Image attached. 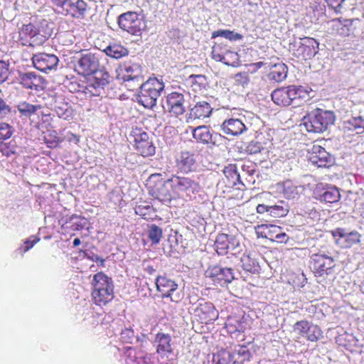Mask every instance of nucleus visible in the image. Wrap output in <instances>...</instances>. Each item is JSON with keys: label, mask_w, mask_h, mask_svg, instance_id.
<instances>
[{"label": "nucleus", "mask_w": 364, "mask_h": 364, "mask_svg": "<svg viewBox=\"0 0 364 364\" xmlns=\"http://www.w3.org/2000/svg\"><path fill=\"white\" fill-rule=\"evenodd\" d=\"M75 68L79 74L88 77L85 93L92 96L105 94V87L109 82V75L100 66L97 55L90 52L82 53Z\"/></svg>", "instance_id": "obj_1"}, {"label": "nucleus", "mask_w": 364, "mask_h": 364, "mask_svg": "<svg viewBox=\"0 0 364 364\" xmlns=\"http://www.w3.org/2000/svg\"><path fill=\"white\" fill-rule=\"evenodd\" d=\"M51 34L52 28L46 20L36 25L31 23L23 24L19 31L18 42L23 46H38L43 45Z\"/></svg>", "instance_id": "obj_2"}, {"label": "nucleus", "mask_w": 364, "mask_h": 364, "mask_svg": "<svg viewBox=\"0 0 364 364\" xmlns=\"http://www.w3.org/2000/svg\"><path fill=\"white\" fill-rule=\"evenodd\" d=\"M335 119L333 111L317 108L302 118L301 126H304L308 132L321 134L333 125Z\"/></svg>", "instance_id": "obj_3"}, {"label": "nucleus", "mask_w": 364, "mask_h": 364, "mask_svg": "<svg viewBox=\"0 0 364 364\" xmlns=\"http://www.w3.org/2000/svg\"><path fill=\"white\" fill-rule=\"evenodd\" d=\"M140 91L136 96L137 102L145 108L153 109L159 97L164 90V83L156 77H150L138 86Z\"/></svg>", "instance_id": "obj_4"}, {"label": "nucleus", "mask_w": 364, "mask_h": 364, "mask_svg": "<svg viewBox=\"0 0 364 364\" xmlns=\"http://www.w3.org/2000/svg\"><path fill=\"white\" fill-rule=\"evenodd\" d=\"M92 296L97 305H106L114 298V284L111 277L103 272H98L93 277Z\"/></svg>", "instance_id": "obj_5"}, {"label": "nucleus", "mask_w": 364, "mask_h": 364, "mask_svg": "<svg viewBox=\"0 0 364 364\" xmlns=\"http://www.w3.org/2000/svg\"><path fill=\"white\" fill-rule=\"evenodd\" d=\"M149 178L150 183H154L153 186L150 185L149 188V195L168 205L173 198L171 191L172 186H171L170 178L164 180L161 174H152Z\"/></svg>", "instance_id": "obj_6"}, {"label": "nucleus", "mask_w": 364, "mask_h": 364, "mask_svg": "<svg viewBox=\"0 0 364 364\" xmlns=\"http://www.w3.org/2000/svg\"><path fill=\"white\" fill-rule=\"evenodd\" d=\"M193 138L196 142L213 149L223 144L225 137L221 134L213 131L209 126L200 125L193 129Z\"/></svg>", "instance_id": "obj_7"}, {"label": "nucleus", "mask_w": 364, "mask_h": 364, "mask_svg": "<svg viewBox=\"0 0 364 364\" xmlns=\"http://www.w3.org/2000/svg\"><path fill=\"white\" fill-rule=\"evenodd\" d=\"M119 77L130 90L136 88L144 80L141 66L136 63H124L120 67Z\"/></svg>", "instance_id": "obj_8"}, {"label": "nucleus", "mask_w": 364, "mask_h": 364, "mask_svg": "<svg viewBox=\"0 0 364 364\" xmlns=\"http://www.w3.org/2000/svg\"><path fill=\"white\" fill-rule=\"evenodd\" d=\"M341 130L346 136H354L364 134V116L351 112H340Z\"/></svg>", "instance_id": "obj_9"}, {"label": "nucleus", "mask_w": 364, "mask_h": 364, "mask_svg": "<svg viewBox=\"0 0 364 364\" xmlns=\"http://www.w3.org/2000/svg\"><path fill=\"white\" fill-rule=\"evenodd\" d=\"M335 267V259L326 253L313 254L310 257V268L317 277L331 274Z\"/></svg>", "instance_id": "obj_10"}, {"label": "nucleus", "mask_w": 364, "mask_h": 364, "mask_svg": "<svg viewBox=\"0 0 364 364\" xmlns=\"http://www.w3.org/2000/svg\"><path fill=\"white\" fill-rule=\"evenodd\" d=\"M319 43L313 38L304 37L290 43L293 55L301 60L311 59L318 53Z\"/></svg>", "instance_id": "obj_11"}, {"label": "nucleus", "mask_w": 364, "mask_h": 364, "mask_svg": "<svg viewBox=\"0 0 364 364\" xmlns=\"http://www.w3.org/2000/svg\"><path fill=\"white\" fill-rule=\"evenodd\" d=\"M215 285L227 287L235 279V271L232 268L223 267L221 264L209 267L205 273Z\"/></svg>", "instance_id": "obj_12"}, {"label": "nucleus", "mask_w": 364, "mask_h": 364, "mask_svg": "<svg viewBox=\"0 0 364 364\" xmlns=\"http://www.w3.org/2000/svg\"><path fill=\"white\" fill-rule=\"evenodd\" d=\"M117 24L124 31L132 35H139L144 26V21L136 12L127 11L117 17Z\"/></svg>", "instance_id": "obj_13"}, {"label": "nucleus", "mask_w": 364, "mask_h": 364, "mask_svg": "<svg viewBox=\"0 0 364 364\" xmlns=\"http://www.w3.org/2000/svg\"><path fill=\"white\" fill-rule=\"evenodd\" d=\"M172 191L178 195L185 194L191 196L200 190L199 183L189 177L173 176L170 178Z\"/></svg>", "instance_id": "obj_14"}, {"label": "nucleus", "mask_w": 364, "mask_h": 364, "mask_svg": "<svg viewBox=\"0 0 364 364\" xmlns=\"http://www.w3.org/2000/svg\"><path fill=\"white\" fill-rule=\"evenodd\" d=\"M131 136L134 138L135 149L141 156L149 157L155 154L156 147L152 139L146 132L136 129L132 132Z\"/></svg>", "instance_id": "obj_15"}, {"label": "nucleus", "mask_w": 364, "mask_h": 364, "mask_svg": "<svg viewBox=\"0 0 364 364\" xmlns=\"http://www.w3.org/2000/svg\"><path fill=\"white\" fill-rule=\"evenodd\" d=\"M155 284L163 299L169 298L174 302L180 301V294L176 292L178 284L166 274L159 275L155 279Z\"/></svg>", "instance_id": "obj_16"}, {"label": "nucleus", "mask_w": 364, "mask_h": 364, "mask_svg": "<svg viewBox=\"0 0 364 364\" xmlns=\"http://www.w3.org/2000/svg\"><path fill=\"white\" fill-rule=\"evenodd\" d=\"M246 118L244 115H240L239 117H230L225 119L220 125V130L227 135L225 139L229 136H237L248 130L251 126L250 123H245Z\"/></svg>", "instance_id": "obj_17"}, {"label": "nucleus", "mask_w": 364, "mask_h": 364, "mask_svg": "<svg viewBox=\"0 0 364 364\" xmlns=\"http://www.w3.org/2000/svg\"><path fill=\"white\" fill-rule=\"evenodd\" d=\"M308 159L319 168H329L335 163L334 156L320 145L314 144L308 151Z\"/></svg>", "instance_id": "obj_18"}, {"label": "nucleus", "mask_w": 364, "mask_h": 364, "mask_svg": "<svg viewBox=\"0 0 364 364\" xmlns=\"http://www.w3.org/2000/svg\"><path fill=\"white\" fill-rule=\"evenodd\" d=\"M44 79L35 72L16 70L14 82L19 84L24 89L38 90L42 88Z\"/></svg>", "instance_id": "obj_19"}, {"label": "nucleus", "mask_w": 364, "mask_h": 364, "mask_svg": "<svg viewBox=\"0 0 364 364\" xmlns=\"http://www.w3.org/2000/svg\"><path fill=\"white\" fill-rule=\"evenodd\" d=\"M336 245L342 248H350L360 242V235L357 231L348 232L344 228H338L331 231Z\"/></svg>", "instance_id": "obj_20"}, {"label": "nucleus", "mask_w": 364, "mask_h": 364, "mask_svg": "<svg viewBox=\"0 0 364 364\" xmlns=\"http://www.w3.org/2000/svg\"><path fill=\"white\" fill-rule=\"evenodd\" d=\"M293 329L294 332L311 342H316L323 336L322 331L317 325L306 320L295 323Z\"/></svg>", "instance_id": "obj_21"}, {"label": "nucleus", "mask_w": 364, "mask_h": 364, "mask_svg": "<svg viewBox=\"0 0 364 364\" xmlns=\"http://www.w3.org/2000/svg\"><path fill=\"white\" fill-rule=\"evenodd\" d=\"M314 197L320 202L334 203L341 198L339 189L330 184H318L314 191Z\"/></svg>", "instance_id": "obj_22"}, {"label": "nucleus", "mask_w": 364, "mask_h": 364, "mask_svg": "<svg viewBox=\"0 0 364 364\" xmlns=\"http://www.w3.org/2000/svg\"><path fill=\"white\" fill-rule=\"evenodd\" d=\"M184 96L178 92H172L166 97L163 108L175 116L183 114L186 112Z\"/></svg>", "instance_id": "obj_23"}, {"label": "nucleus", "mask_w": 364, "mask_h": 364, "mask_svg": "<svg viewBox=\"0 0 364 364\" xmlns=\"http://www.w3.org/2000/svg\"><path fill=\"white\" fill-rule=\"evenodd\" d=\"M32 62L37 70L48 73L50 70H56L59 60L54 54L38 53L33 55Z\"/></svg>", "instance_id": "obj_24"}, {"label": "nucleus", "mask_w": 364, "mask_h": 364, "mask_svg": "<svg viewBox=\"0 0 364 364\" xmlns=\"http://www.w3.org/2000/svg\"><path fill=\"white\" fill-rule=\"evenodd\" d=\"M194 315L200 323L208 324L214 322L218 318V311L212 303L203 300L196 307Z\"/></svg>", "instance_id": "obj_25"}, {"label": "nucleus", "mask_w": 364, "mask_h": 364, "mask_svg": "<svg viewBox=\"0 0 364 364\" xmlns=\"http://www.w3.org/2000/svg\"><path fill=\"white\" fill-rule=\"evenodd\" d=\"M353 19L334 18L328 22L329 29L332 34H337L343 37L353 35L355 27L353 25Z\"/></svg>", "instance_id": "obj_26"}, {"label": "nucleus", "mask_w": 364, "mask_h": 364, "mask_svg": "<svg viewBox=\"0 0 364 364\" xmlns=\"http://www.w3.org/2000/svg\"><path fill=\"white\" fill-rule=\"evenodd\" d=\"M178 168L183 173L195 171L198 167L196 156L188 151H183L176 159Z\"/></svg>", "instance_id": "obj_27"}, {"label": "nucleus", "mask_w": 364, "mask_h": 364, "mask_svg": "<svg viewBox=\"0 0 364 364\" xmlns=\"http://www.w3.org/2000/svg\"><path fill=\"white\" fill-rule=\"evenodd\" d=\"M51 110L56 113L59 118L69 120L73 115V109L63 95L55 96L51 104Z\"/></svg>", "instance_id": "obj_28"}, {"label": "nucleus", "mask_w": 364, "mask_h": 364, "mask_svg": "<svg viewBox=\"0 0 364 364\" xmlns=\"http://www.w3.org/2000/svg\"><path fill=\"white\" fill-rule=\"evenodd\" d=\"M172 338L168 333H158L156 334L154 343L156 347V353L161 357H168L173 353Z\"/></svg>", "instance_id": "obj_29"}, {"label": "nucleus", "mask_w": 364, "mask_h": 364, "mask_svg": "<svg viewBox=\"0 0 364 364\" xmlns=\"http://www.w3.org/2000/svg\"><path fill=\"white\" fill-rule=\"evenodd\" d=\"M223 174L229 186H237V188L240 190L245 188V183L242 180L241 173L238 172L236 164H229L225 166L223 169Z\"/></svg>", "instance_id": "obj_30"}, {"label": "nucleus", "mask_w": 364, "mask_h": 364, "mask_svg": "<svg viewBox=\"0 0 364 364\" xmlns=\"http://www.w3.org/2000/svg\"><path fill=\"white\" fill-rule=\"evenodd\" d=\"M87 4L83 0H77L75 2L68 0L65 9H62V14H70L73 17L77 18H83L87 11Z\"/></svg>", "instance_id": "obj_31"}, {"label": "nucleus", "mask_w": 364, "mask_h": 364, "mask_svg": "<svg viewBox=\"0 0 364 364\" xmlns=\"http://www.w3.org/2000/svg\"><path fill=\"white\" fill-rule=\"evenodd\" d=\"M213 108L206 101H199L190 109L189 117L194 119H203L210 116Z\"/></svg>", "instance_id": "obj_32"}, {"label": "nucleus", "mask_w": 364, "mask_h": 364, "mask_svg": "<svg viewBox=\"0 0 364 364\" xmlns=\"http://www.w3.org/2000/svg\"><path fill=\"white\" fill-rule=\"evenodd\" d=\"M225 328L230 333H243L246 329V323L243 316H229L225 322Z\"/></svg>", "instance_id": "obj_33"}, {"label": "nucleus", "mask_w": 364, "mask_h": 364, "mask_svg": "<svg viewBox=\"0 0 364 364\" xmlns=\"http://www.w3.org/2000/svg\"><path fill=\"white\" fill-rule=\"evenodd\" d=\"M299 188L290 180L277 184V191L282 193L287 199H294L298 197L299 195Z\"/></svg>", "instance_id": "obj_34"}, {"label": "nucleus", "mask_w": 364, "mask_h": 364, "mask_svg": "<svg viewBox=\"0 0 364 364\" xmlns=\"http://www.w3.org/2000/svg\"><path fill=\"white\" fill-rule=\"evenodd\" d=\"M89 223L87 218L82 217L81 215L74 214L65 219V222L63 226H65L66 228H70L74 231H79L88 228L87 227Z\"/></svg>", "instance_id": "obj_35"}, {"label": "nucleus", "mask_w": 364, "mask_h": 364, "mask_svg": "<svg viewBox=\"0 0 364 364\" xmlns=\"http://www.w3.org/2000/svg\"><path fill=\"white\" fill-rule=\"evenodd\" d=\"M288 87L291 105L294 107L299 106L300 101L305 100L309 97V92L301 86L289 85Z\"/></svg>", "instance_id": "obj_36"}, {"label": "nucleus", "mask_w": 364, "mask_h": 364, "mask_svg": "<svg viewBox=\"0 0 364 364\" xmlns=\"http://www.w3.org/2000/svg\"><path fill=\"white\" fill-rule=\"evenodd\" d=\"M271 97L272 101L277 105L283 107L291 105L288 86L274 90L272 92Z\"/></svg>", "instance_id": "obj_37"}, {"label": "nucleus", "mask_w": 364, "mask_h": 364, "mask_svg": "<svg viewBox=\"0 0 364 364\" xmlns=\"http://www.w3.org/2000/svg\"><path fill=\"white\" fill-rule=\"evenodd\" d=\"M288 69L285 64L279 63L273 65L268 74V78L270 80L279 82L286 79Z\"/></svg>", "instance_id": "obj_38"}, {"label": "nucleus", "mask_w": 364, "mask_h": 364, "mask_svg": "<svg viewBox=\"0 0 364 364\" xmlns=\"http://www.w3.org/2000/svg\"><path fill=\"white\" fill-rule=\"evenodd\" d=\"M230 239L227 234H219L215 241V250L219 255H225L228 254L230 248Z\"/></svg>", "instance_id": "obj_39"}, {"label": "nucleus", "mask_w": 364, "mask_h": 364, "mask_svg": "<svg viewBox=\"0 0 364 364\" xmlns=\"http://www.w3.org/2000/svg\"><path fill=\"white\" fill-rule=\"evenodd\" d=\"M240 266L246 272L252 274L259 272V266L255 258L250 254L244 253L240 258Z\"/></svg>", "instance_id": "obj_40"}, {"label": "nucleus", "mask_w": 364, "mask_h": 364, "mask_svg": "<svg viewBox=\"0 0 364 364\" xmlns=\"http://www.w3.org/2000/svg\"><path fill=\"white\" fill-rule=\"evenodd\" d=\"M269 215L272 218H282L289 212L290 207L284 200H279L274 205H269Z\"/></svg>", "instance_id": "obj_41"}, {"label": "nucleus", "mask_w": 364, "mask_h": 364, "mask_svg": "<svg viewBox=\"0 0 364 364\" xmlns=\"http://www.w3.org/2000/svg\"><path fill=\"white\" fill-rule=\"evenodd\" d=\"M104 52L107 56L114 59H119L129 54V50L125 47L117 43L109 45Z\"/></svg>", "instance_id": "obj_42"}, {"label": "nucleus", "mask_w": 364, "mask_h": 364, "mask_svg": "<svg viewBox=\"0 0 364 364\" xmlns=\"http://www.w3.org/2000/svg\"><path fill=\"white\" fill-rule=\"evenodd\" d=\"M236 362V360H234V355L224 349L213 354L211 361L212 364H234Z\"/></svg>", "instance_id": "obj_43"}, {"label": "nucleus", "mask_w": 364, "mask_h": 364, "mask_svg": "<svg viewBox=\"0 0 364 364\" xmlns=\"http://www.w3.org/2000/svg\"><path fill=\"white\" fill-rule=\"evenodd\" d=\"M147 228V237L151 245L159 244L163 235L162 229L156 224L148 225Z\"/></svg>", "instance_id": "obj_44"}, {"label": "nucleus", "mask_w": 364, "mask_h": 364, "mask_svg": "<svg viewBox=\"0 0 364 364\" xmlns=\"http://www.w3.org/2000/svg\"><path fill=\"white\" fill-rule=\"evenodd\" d=\"M40 105H32L27 102H20L18 106V112L24 117H29L31 115L36 114L38 110L41 109Z\"/></svg>", "instance_id": "obj_45"}, {"label": "nucleus", "mask_w": 364, "mask_h": 364, "mask_svg": "<svg viewBox=\"0 0 364 364\" xmlns=\"http://www.w3.org/2000/svg\"><path fill=\"white\" fill-rule=\"evenodd\" d=\"M223 37L230 41H240L243 38L242 35L230 30H218L212 33L211 38Z\"/></svg>", "instance_id": "obj_46"}, {"label": "nucleus", "mask_w": 364, "mask_h": 364, "mask_svg": "<svg viewBox=\"0 0 364 364\" xmlns=\"http://www.w3.org/2000/svg\"><path fill=\"white\" fill-rule=\"evenodd\" d=\"M187 80L196 91L204 89L207 85L206 77L203 75H191Z\"/></svg>", "instance_id": "obj_47"}, {"label": "nucleus", "mask_w": 364, "mask_h": 364, "mask_svg": "<svg viewBox=\"0 0 364 364\" xmlns=\"http://www.w3.org/2000/svg\"><path fill=\"white\" fill-rule=\"evenodd\" d=\"M256 165L252 162H247L242 165L241 171L242 177H244L246 182L250 183L252 182V177L256 171Z\"/></svg>", "instance_id": "obj_48"}, {"label": "nucleus", "mask_w": 364, "mask_h": 364, "mask_svg": "<svg viewBox=\"0 0 364 364\" xmlns=\"http://www.w3.org/2000/svg\"><path fill=\"white\" fill-rule=\"evenodd\" d=\"M339 345L343 346L347 349L357 345L358 341L352 334L345 333L341 335L336 340Z\"/></svg>", "instance_id": "obj_49"}, {"label": "nucleus", "mask_w": 364, "mask_h": 364, "mask_svg": "<svg viewBox=\"0 0 364 364\" xmlns=\"http://www.w3.org/2000/svg\"><path fill=\"white\" fill-rule=\"evenodd\" d=\"M232 353L234 355V357L237 355V362L241 363L250 360L251 357V353L247 347L245 346H238L235 348L234 352Z\"/></svg>", "instance_id": "obj_50"}, {"label": "nucleus", "mask_w": 364, "mask_h": 364, "mask_svg": "<svg viewBox=\"0 0 364 364\" xmlns=\"http://www.w3.org/2000/svg\"><path fill=\"white\" fill-rule=\"evenodd\" d=\"M40 238L36 235H31L23 241V243L18 247V251L22 255L30 250L38 241Z\"/></svg>", "instance_id": "obj_51"}, {"label": "nucleus", "mask_w": 364, "mask_h": 364, "mask_svg": "<svg viewBox=\"0 0 364 364\" xmlns=\"http://www.w3.org/2000/svg\"><path fill=\"white\" fill-rule=\"evenodd\" d=\"M227 49L228 48L223 46L221 44L214 45L212 48V58L216 61L225 60L223 54H225V50Z\"/></svg>", "instance_id": "obj_52"}, {"label": "nucleus", "mask_w": 364, "mask_h": 364, "mask_svg": "<svg viewBox=\"0 0 364 364\" xmlns=\"http://www.w3.org/2000/svg\"><path fill=\"white\" fill-rule=\"evenodd\" d=\"M263 149L264 147L260 142L251 141L245 146V151L247 154L252 155L261 152Z\"/></svg>", "instance_id": "obj_53"}, {"label": "nucleus", "mask_w": 364, "mask_h": 364, "mask_svg": "<svg viewBox=\"0 0 364 364\" xmlns=\"http://www.w3.org/2000/svg\"><path fill=\"white\" fill-rule=\"evenodd\" d=\"M223 56L225 60H220L225 65L235 66V63L238 60V55L237 53L231 51L228 48L225 50V54Z\"/></svg>", "instance_id": "obj_54"}, {"label": "nucleus", "mask_w": 364, "mask_h": 364, "mask_svg": "<svg viewBox=\"0 0 364 364\" xmlns=\"http://www.w3.org/2000/svg\"><path fill=\"white\" fill-rule=\"evenodd\" d=\"M152 206L149 205L140 204L136 205L134 208V212L136 215L142 216L144 218H146V216H149L152 212Z\"/></svg>", "instance_id": "obj_55"}, {"label": "nucleus", "mask_w": 364, "mask_h": 364, "mask_svg": "<svg viewBox=\"0 0 364 364\" xmlns=\"http://www.w3.org/2000/svg\"><path fill=\"white\" fill-rule=\"evenodd\" d=\"M13 128L7 123L0 122V140H5L11 136Z\"/></svg>", "instance_id": "obj_56"}, {"label": "nucleus", "mask_w": 364, "mask_h": 364, "mask_svg": "<svg viewBox=\"0 0 364 364\" xmlns=\"http://www.w3.org/2000/svg\"><path fill=\"white\" fill-rule=\"evenodd\" d=\"M235 82L238 85L245 87L250 82L249 75L246 72H240L235 75Z\"/></svg>", "instance_id": "obj_57"}, {"label": "nucleus", "mask_w": 364, "mask_h": 364, "mask_svg": "<svg viewBox=\"0 0 364 364\" xmlns=\"http://www.w3.org/2000/svg\"><path fill=\"white\" fill-rule=\"evenodd\" d=\"M264 228H266L267 232L268 240L272 241L274 237L278 235V232L280 231L281 227L272 224H265Z\"/></svg>", "instance_id": "obj_58"}, {"label": "nucleus", "mask_w": 364, "mask_h": 364, "mask_svg": "<svg viewBox=\"0 0 364 364\" xmlns=\"http://www.w3.org/2000/svg\"><path fill=\"white\" fill-rule=\"evenodd\" d=\"M121 339L126 343H132L134 339V332L131 328H125L121 333Z\"/></svg>", "instance_id": "obj_59"}, {"label": "nucleus", "mask_w": 364, "mask_h": 364, "mask_svg": "<svg viewBox=\"0 0 364 364\" xmlns=\"http://www.w3.org/2000/svg\"><path fill=\"white\" fill-rule=\"evenodd\" d=\"M9 63L0 60V82L6 81L9 75Z\"/></svg>", "instance_id": "obj_60"}, {"label": "nucleus", "mask_w": 364, "mask_h": 364, "mask_svg": "<svg viewBox=\"0 0 364 364\" xmlns=\"http://www.w3.org/2000/svg\"><path fill=\"white\" fill-rule=\"evenodd\" d=\"M154 355L151 353H146L142 357L134 358V362L136 364H154Z\"/></svg>", "instance_id": "obj_61"}, {"label": "nucleus", "mask_w": 364, "mask_h": 364, "mask_svg": "<svg viewBox=\"0 0 364 364\" xmlns=\"http://www.w3.org/2000/svg\"><path fill=\"white\" fill-rule=\"evenodd\" d=\"M328 6L336 13H340L345 0H325Z\"/></svg>", "instance_id": "obj_62"}, {"label": "nucleus", "mask_w": 364, "mask_h": 364, "mask_svg": "<svg viewBox=\"0 0 364 364\" xmlns=\"http://www.w3.org/2000/svg\"><path fill=\"white\" fill-rule=\"evenodd\" d=\"M265 224L257 225L255 227V233L258 238H266L268 239L267 232L266 230Z\"/></svg>", "instance_id": "obj_63"}, {"label": "nucleus", "mask_w": 364, "mask_h": 364, "mask_svg": "<svg viewBox=\"0 0 364 364\" xmlns=\"http://www.w3.org/2000/svg\"><path fill=\"white\" fill-rule=\"evenodd\" d=\"M289 239V237L282 230L281 228L280 231L278 232V235H277L272 242H276L277 243H287Z\"/></svg>", "instance_id": "obj_64"}]
</instances>
